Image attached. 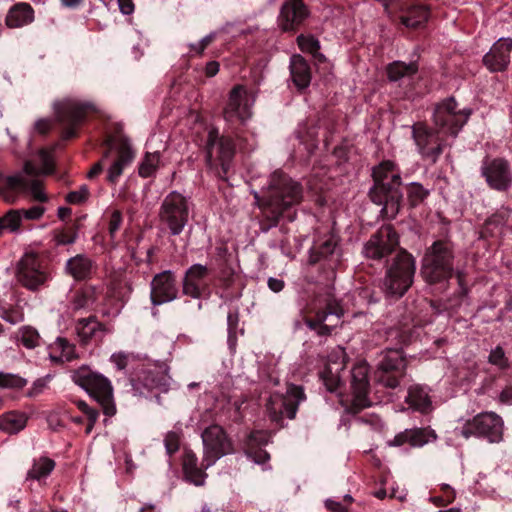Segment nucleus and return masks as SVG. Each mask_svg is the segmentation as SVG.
<instances>
[{
	"instance_id": "aec40b11",
	"label": "nucleus",
	"mask_w": 512,
	"mask_h": 512,
	"mask_svg": "<svg viewBox=\"0 0 512 512\" xmlns=\"http://www.w3.org/2000/svg\"><path fill=\"white\" fill-rule=\"evenodd\" d=\"M309 15L310 11L302 0H285L280 8L279 27L284 32H296Z\"/></svg>"
},
{
	"instance_id": "cd10ccee",
	"label": "nucleus",
	"mask_w": 512,
	"mask_h": 512,
	"mask_svg": "<svg viewBox=\"0 0 512 512\" xmlns=\"http://www.w3.org/2000/svg\"><path fill=\"white\" fill-rule=\"evenodd\" d=\"M133 158V150L128 145H120L117 149L116 159L108 169L107 180L115 184L123 173L124 168L132 162Z\"/></svg>"
},
{
	"instance_id": "5701e85b",
	"label": "nucleus",
	"mask_w": 512,
	"mask_h": 512,
	"mask_svg": "<svg viewBox=\"0 0 512 512\" xmlns=\"http://www.w3.org/2000/svg\"><path fill=\"white\" fill-rule=\"evenodd\" d=\"M512 38H500L483 56V64L490 72L505 71L511 60Z\"/></svg>"
},
{
	"instance_id": "6e6d98bb",
	"label": "nucleus",
	"mask_w": 512,
	"mask_h": 512,
	"mask_svg": "<svg viewBox=\"0 0 512 512\" xmlns=\"http://www.w3.org/2000/svg\"><path fill=\"white\" fill-rule=\"evenodd\" d=\"M90 196V190L87 185H82L78 190L71 191L66 195V201L69 204L79 205L85 203Z\"/></svg>"
},
{
	"instance_id": "0eeeda50",
	"label": "nucleus",
	"mask_w": 512,
	"mask_h": 512,
	"mask_svg": "<svg viewBox=\"0 0 512 512\" xmlns=\"http://www.w3.org/2000/svg\"><path fill=\"white\" fill-rule=\"evenodd\" d=\"M206 163L221 180H227L235 155V144L231 137L219 135L218 129L208 131L205 144Z\"/></svg>"
},
{
	"instance_id": "37998d69",
	"label": "nucleus",
	"mask_w": 512,
	"mask_h": 512,
	"mask_svg": "<svg viewBox=\"0 0 512 512\" xmlns=\"http://www.w3.org/2000/svg\"><path fill=\"white\" fill-rule=\"evenodd\" d=\"M22 222L21 210L11 209L5 215L0 217V235L4 231L16 232L18 231Z\"/></svg>"
},
{
	"instance_id": "2f4dec72",
	"label": "nucleus",
	"mask_w": 512,
	"mask_h": 512,
	"mask_svg": "<svg viewBox=\"0 0 512 512\" xmlns=\"http://www.w3.org/2000/svg\"><path fill=\"white\" fill-rule=\"evenodd\" d=\"M92 269V260L86 255L79 254L70 258L66 263L67 272L75 280H84L89 277Z\"/></svg>"
},
{
	"instance_id": "7ed1b4c3",
	"label": "nucleus",
	"mask_w": 512,
	"mask_h": 512,
	"mask_svg": "<svg viewBox=\"0 0 512 512\" xmlns=\"http://www.w3.org/2000/svg\"><path fill=\"white\" fill-rule=\"evenodd\" d=\"M415 272V258L408 251L400 249L386 264L381 282L384 295L394 299L403 297L414 282Z\"/></svg>"
},
{
	"instance_id": "f8f14e48",
	"label": "nucleus",
	"mask_w": 512,
	"mask_h": 512,
	"mask_svg": "<svg viewBox=\"0 0 512 512\" xmlns=\"http://www.w3.org/2000/svg\"><path fill=\"white\" fill-rule=\"evenodd\" d=\"M16 279L25 289L38 292L48 287L51 273L36 253L28 252L23 255L17 265Z\"/></svg>"
},
{
	"instance_id": "393cba45",
	"label": "nucleus",
	"mask_w": 512,
	"mask_h": 512,
	"mask_svg": "<svg viewBox=\"0 0 512 512\" xmlns=\"http://www.w3.org/2000/svg\"><path fill=\"white\" fill-rule=\"evenodd\" d=\"M76 333L81 342L86 344L92 339H101L105 332V326L95 316L79 319L75 326Z\"/></svg>"
},
{
	"instance_id": "423d86ee",
	"label": "nucleus",
	"mask_w": 512,
	"mask_h": 512,
	"mask_svg": "<svg viewBox=\"0 0 512 512\" xmlns=\"http://www.w3.org/2000/svg\"><path fill=\"white\" fill-rule=\"evenodd\" d=\"M71 379L99 403L106 416L116 414L113 387L107 377L83 366L72 371Z\"/></svg>"
},
{
	"instance_id": "6ab92c4d",
	"label": "nucleus",
	"mask_w": 512,
	"mask_h": 512,
	"mask_svg": "<svg viewBox=\"0 0 512 512\" xmlns=\"http://www.w3.org/2000/svg\"><path fill=\"white\" fill-rule=\"evenodd\" d=\"M399 244L398 235L391 225H383L378 229L363 248L367 258L380 260L391 254Z\"/></svg>"
},
{
	"instance_id": "680f3d73",
	"label": "nucleus",
	"mask_w": 512,
	"mask_h": 512,
	"mask_svg": "<svg viewBox=\"0 0 512 512\" xmlns=\"http://www.w3.org/2000/svg\"><path fill=\"white\" fill-rule=\"evenodd\" d=\"M164 444L169 455L179 449V436L176 432L170 431L166 434Z\"/></svg>"
},
{
	"instance_id": "a19ab883",
	"label": "nucleus",
	"mask_w": 512,
	"mask_h": 512,
	"mask_svg": "<svg viewBox=\"0 0 512 512\" xmlns=\"http://www.w3.org/2000/svg\"><path fill=\"white\" fill-rule=\"evenodd\" d=\"M406 194L410 207L415 208L427 199L430 190L418 182H411L407 185Z\"/></svg>"
},
{
	"instance_id": "2eb2a0df",
	"label": "nucleus",
	"mask_w": 512,
	"mask_h": 512,
	"mask_svg": "<svg viewBox=\"0 0 512 512\" xmlns=\"http://www.w3.org/2000/svg\"><path fill=\"white\" fill-rule=\"evenodd\" d=\"M480 174L487 186L498 192H506L512 186V170L509 161L503 157L486 156L481 163Z\"/></svg>"
},
{
	"instance_id": "052dcab7",
	"label": "nucleus",
	"mask_w": 512,
	"mask_h": 512,
	"mask_svg": "<svg viewBox=\"0 0 512 512\" xmlns=\"http://www.w3.org/2000/svg\"><path fill=\"white\" fill-rule=\"evenodd\" d=\"M49 379H50V376L47 375L45 377L38 378L37 380H35L33 382L32 386L30 387V389L27 391V396L30 398H34V397L38 396L39 394H41L47 387V383H48Z\"/></svg>"
},
{
	"instance_id": "3c124183",
	"label": "nucleus",
	"mask_w": 512,
	"mask_h": 512,
	"mask_svg": "<svg viewBox=\"0 0 512 512\" xmlns=\"http://www.w3.org/2000/svg\"><path fill=\"white\" fill-rule=\"evenodd\" d=\"M123 215L120 210H113L108 221V234L113 247H116V235L121 228Z\"/></svg>"
},
{
	"instance_id": "4c0bfd02",
	"label": "nucleus",
	"mask_w": 512,
	"mask_h": 512,
	"mask_svg": "<svg viewBox=\"0 0 512 512\" xmlns=\"http://www.w3.org/2000/svg\"><path fill=\"white\" fill-rule=\"evenodd\" d=\"M50 359L54 362H62L63 359L70 360L74 351L67 339L58 337L49 347Z\"/></svg>"
},
{
	"instance_id": "a18cd8bd",
	"label": "nucleus",
	"mask_w": 512,
	"mask_h": 512,
	"mask_svg": "<svg viewBox=\"0 0 512 512\" xmlns=\"http://www.w3.org/2000/svg\"><path fill=\"white\" fill-rule=\"evenodd\" d=\"M337 245L338 243L336 238L333 235H330L316 248L315 257L313 255L311 256V262L316 263L322 259L334 257Z\"/></svg>"
},
{
	"instance_id": "4468645a",
	"label": "nucleus",
	"mask_w": 512,
	"mask_h": 512,
	"mask_svg": "<svg viewBox=\"0 0 512 512\" xmlns=\"http://www.w3.org/2000/svg\"><path fill=\"white\" fill-rule=\"evenodd\" d=\"M204 454L202 466L208 469L223 456L233 452V444L225 430L217 424L210 425L201 434Z\"/></svg>"
},
{
	"instance_id": "c03bdc74",
	"label": "nucleus",
	"mask_w": 512,
	"mask_h": 512,
	"mask_svg": "<svg viewBox=\"0 0 512 512\" xmlns=\"http://www.w3.org/2000/svg\"><path fill=\"white\" fill-rule=\"evenodd\" d=\"M0 318L15 325L24 320V312L21 307L8 305L4 300L0 299Z\"/></svg>"
},
{
	"instance_id": "e2e57ef3",
	"label": "nucleus",
	"mask_w": 512,
	"mask_h": 512,
	"mask_svg": "<svg viewBox=\"0 0 512 512\" xmlns=\"http://www.w3.org/2000/svg\"><path fill=\"white\" fill-rule=\"evenodd\" d=\"M20 210H21L22 219L25 218L27 220H39L45 213V208L41 205H35L29 209H20Z\"/></svg>"
},
{
	"instance_id": "c756f323",
	"label": "nucleus",
	"mask_w": 512,
	"mask_h": 512,
	"mask_svg": "<svg viewBox=\"0 0 512 512\" xmlns=\"http://www.w3.org/2000/svg\"><path fill=\"white\" fill-rule=\"evenodd\" d=\"M343 314L344 311L340 304L336 300L330 299L327 301L324 309L316 312L314 319H305V324L310 330L316 332L320 322H326L329 317H335L337 321H340Z\"/></svg>"
},
{
	"instance_id": "a211bd4d",
	"label": "nucleus",
	"mask_w": 512,
	"mask_h": 512,
	"mask_svg": "<svg viewBox=\"0 0 512 512\" xmlns=\"http://www.w3.org/2000/svg\"><path fill=\"white\" fill-rule=\"evenodd\" d=\"M437 132L433 131L425 123L417 122L412 126V136L418 147L419 153L426 160L436 163L443 153V142Z\"/></svg>"
},
{
	"instance_id": "a878e982",
	"label": "nucleus",
	"mask_w": 512,
	"mask_h": 512,
	"mask_svg": "<svg viewBox=\"0 0 512 512\" xmlns=\"http://www.w3.org/2000/svg\"><path fill=\"white\" fill-rule=\"evenodd\" d=\"M182 467L184 477L187 481L196 486L204 484L207 474L204 472L205 468L203 466H198V458L193 451H185L182 460Z\"/></svg>"
},
{
	"instance_id": "49530a36",
	"label": "nucleus",
	"mask_w": 512,
	"mask_h": 512,
	"mask_svg": "<svg viewBox=\"0 0 512 512\" xmlns=\"http://www.w3.org/2000/svg\"><path fill=\"white\" fill-rule=\"evenodd\" d=\"M160 162V153L154 152V153H146L143 161L141 162L139 166V175L143 178L151 177Z\"/></svg>"
},
{
	"instance_id": "4d7b16f0",
	"label": "nucleus",
	"mask_w": 512,
	"mask_h": 512,
	"mask_svg": "<svg viewBox=\"0 0 512 512\" xmlns=\"http://www.w3.org/2000/svg\"><path fill=\"white\" fill-rule=\"evenodd\" d=\"M77 239L76 231L54 230L53 241L56 246L73 244Z\"/></svg>"
},
{
	"instance_id": "bf43d9fd",
	"label": "nucleus",
	"mask_w": 512,
	"mask_h": 512,
	"mask_svg": "<svg viewBox=\"0 0 512 512\" xmlns=\"http://www.w3.org/2000/svg\"><path fill=\"white\" fill-rule=\"evenodd\" d=\"M270 436L265 431H253L248 437L246 446L261 447L269 442Z\"/></svg>"
},
{
	"instance_id": "c9c22d12",
	"label": "nucleus",
	"mask_w": 512,
	"mask_h": 512,
	"mask_svg": "<svg viewBox=\"0 0 512 512\" xmlns=\"http://www.w3.org/2000/svg\"><path fill=\"white\" fill-rule=\"evenodd\" d=\"M27 416L24 413L10 411L0 416V429L9 434H15L24 429Z\"/></svg>"
},
{
	"instance_id": "8fccbe9b",
	"label": "nucleus",
	"mask_w": 512,
	"mask_h": 512,
	"mask_svg": "<svg viewBox=\"0 0 512 512\" xmlns=\"http://www.w3.org/2000/svg\"><path fill=\"white\" fill-rule=\"evenodd\" d=\"M488 363L497 367L499 370H507L510 367L509 359L501 346H496L488 355Z\"/></svg>"
},
{
	"instance_id": "09e8293b",
	"label": "nucleus",
	"mask_w": 512,
	"mask_h": 512,
	"mask_svg": "<svg viewBox=\"0 0 512 512\" xmlns=\"http://www.w3.org/2000/svg\"><path fill=\"white\" fill-rule=\"evenodd\" d=\"M27 383V379L18 374L0 372V388L22 389Z\"/></svg>"
},
{
	"instance_id": "7c9ffc66",
	"label": "nucleus",
	"mask_w": 512,
	"mask_h": 512,
	"mask_svg": "<svg viewBox=\"0 0 512 512\" xmlns=\"http://www.w3.org/2000/svg\"><path fill=\"white\" fill-rule=\"evenodd\" d=\"M27 182L25 180V176L21 173L16 175L4 177L0 173V196L7 203H14L16 200V196L14 192L16 188H26Z\"/></svg>"
},
{
	"instance_id": "9b49d317",
	"label": "nucleus",
	"mask_w": 512,
	"mask_h": 512,
	"mask_svg": "<svg viewBox=\"0 0 512 512\" xmlns=\"http://www.w3.org/2000/svg\"><path fill=\"white\" fill-rule=\"evenodd\" d=\"M303 400H305L303 388L290 384L285 394L274 393L268 398L265 404L266 413L272 422L283 426L284 416L294 419L298 406Z\"/></svg>"
},
{
	"instance_id": "864d4df0",
	"label": "nucleus",
	"mask_w": 512,
	"mask_h": 512,
	"mask_svg": "<svg viewBox=\"0 0 512 512\" xmlns=\"http://www.w3.org/2000/svg\"><path fill=\"white\" fill-rule=\"evenodd\" d=\"M39 341L40 336L34 328L24 327L21 330L20 342L24 347L33 349L39 345Z\"/></svg>"
},
{
	"instance_id": "4be33fe9",
	"label": "nucleus",
	"mask_w": 512,
	"mask_h": 512,
	"mask_svg": "<svg viewBox=\"0 0 512 512\" xmlns=\"http://www.w3.org/2000/svg\"><path fill=\"white\" fill-rule=\"evenodd\" d=\"M169 366L166 363H162L157 366V370H147L142 373L138 379L133 377L130 378V383L133 391L136 394L142 395L144 393L141 385L144 389L152 391L158 389L160 391H167L169 386Z\"/></svg>"
},
{
	"instance_id": "bb28decb",
	"label": "nucleus",
	"mask_w": 512,
	"mask_h": 512,
	"mask_svg": "<svg viewBox=\"0 0 512 512\" xmlns=\"http://www.w3.org/2000/svg\"><path fill=\"white\" fill-rule=\"evenodd\" d=\"M290 74L295 86L302 90L311 82V71L308 62L301 55H293L290 61Z\"/></svg>"
},
{
	"instance_id": "58836bf2",
	"label": "nucleus",
	"mask_w": 512,
	"mask_h": 512,
	"mask_svg": "<svg viewBox=\"0 0 512 512\" xmlns=\"http://www.w3.org/2000/svg\"><path fill=\"white\" fill-rule=\"evenodd\" d=\"M409 445L417 448L437 439L436 433L429 428L408 429Z\"/></svg>"
},
{
	"instance_id": "72a5a7b5",
	"label": "nucleus",
	"mask_w": 512,
	"mask_h": 512,
	"mask_svg": "<svg viewBox=\"0 0 512 512\" xmlns=\"http://www.w3.org/2000/svg\"><path fill=\"white\" fill-rule=\"evenodd\" d=\"M429 14V8L426 5L417 4L409 7L400 17V21L408 28H418L427 22Z\"/></svg>"
},
{
	"instance_id": "b1692460",
	"label": "nucleus",
	"mask_w": 512,
	"mask_h": 512,
	"mask_svg": "<svg viewBox=\"0 0 512 512\" xmlns=\"http://www.w3.org/2000/svg\"><path fill=\"white\" fill-rule=\"evenodd\" d=\"M209 274L207 266L202 264H193L186 272L183 279V293L191 298H200L205 287L206 278Z\"/></svg>"
},
{
	"instance_id": "6e6552de",
	"label": "nucleus",
	"mask_w": 512,
	"mask_h": 512,
	"mask_svg": "<svg viewBox=\"0 0 512 512\" xmlns=\"http://www.w3.org/2000/svg\"><path fill=\"white\" fill-rule=\"evenodd\" d=\"M407 359L402 348H387L381 352L373 373L374 382L395 389L406 375Z\"/></svg>"
},
{
	"instance_id": "603ef678",
	"label": "nucleus",
	"mask_w": 512,
	"mask_h": 512,
	"mask_svg": "<svg viewBox=\"0 0 512 512\" xmlns=\"http://www.w3.org/2000/svg\"><path fill=\"white\" fill-rule=\"evenodd\" d=\"M297 44L302 52L316 55L320 49V42L312 35L300 34L297 37Z\"/></svg>"
},
{
	"instance_id": "1a4fd4ad",
	"label": "nucleus",
	"mask_w": 512,
	"mask_h": 512,
	"mask_svg": "<svg viewBox=\"0 0 512 512\" xmlns=\"http://www.w3.org/2000/svg\"><path fill=\"white\" fill-rule=\"evenodd\" d=\"M472 114L470 108H459L454 97H448L435 106L433 123L438 133L457 137Z\"/></svg>"
},
{
	"instance_id": "412c9836",
	"label": "nucleus",
	"mask_w": 512,
	"mask_h": 512,
	"mask_svg": "<svg viewBox=\"0 0 512 512\" xmlns=\"http://www.w3.org/2000/svg\"><path fill=\"white\" fill-rule=\"evenodd\" d=\"M176 278L171 270L156 274L151 281L150 299L154 306L171 302L177 298Z\"/></svg>"
},
{
	"instance_id": "69168bd1",
	"label": "nucleus",
	"mask_w": 512,
	"mask_h": 512,
	"mask_svg": "<svg viewBox=\"0 0 512 512\" xmlns=\"http://www.w3.org/2000/svg\"><path fill=\"white\" fill-rule=\"evenodd\" d=\"M406 443L409 444L408 429L398 433L392 440L388 441V445L392 447H400Z\"/></svg>"
},
{
	"instance_id": "774afa93",
	"label": "nucleus",
	"mask_w": 512,
	"mask_h": 512,
	"mask_svg": "<svg viewBox=\"0 0 512 512\" xmlns=\"http://www.w3.org/2000/svg\"><path fill=\"white\" fill-rule=\"evenodd\" d=\"M325 506L331 512H348L347 508H345L340 502L332 499H327L325 501Z\"/></svg>"
},
{
	"instance_id": "5fc2aeb1",
	"label": "nucleus",
	"mask_w": 512,
	"mask_h": 512,
	"mask_svg": "<svg viewBox=\"0 0 512 512\" xmlns=\"http://www.w3.org/2000/svg\"><path fill=\"white\" fill-rule=\"evenodd\" d=\"M25 180L27 182V187L26 188H16V191H28L29 190L35 200H37L39 202H46L48 198L41 188V182L38 179L28 180L26 177H25Z\"/></svg>"
},
{
	"instance_id": "13d9d810",
	"label": "nucleus",
	"mask_w": 512,
	"mask_h": 512,
	"mask_svg": "<svg viewBox=\"0 0 512 512\" xmlns=\"http://www.w3.org/2000/svg\"><path fill=\"white\" fill-rule=\"evenodd\" d=\"M245 453L248 458L252 459L256 464H265L270 460L269 453L261 447L246 446Z\"/></svg>"
},
{
	"instance_id": "dca6fc26",
	"label": "nucleus",
	"mask_w": 512,
	"mask_h": 512,
	"mask_svg": "<svg viewBox=\"0 0 512 512\" xmlns=\"http://www.w3.org/2000/svg\"><path fill=\"white\" fill-rule=\"evenodd\" d=\"M254 102V96L245 86H234L229 92L228 101L223 111L224 119L230 123L235 121L245 123L252 116Z\"/></svg>"
},
{
	"instance_id": "f257e3e1",
	"label": "nucleus",
	"mask_w": 512,
	"mask_h": 512,
	"mask_svg": "<svg viewBox=\"0 0 512 512\" xmlns=\"http://www.w3.org/2000/svg\"><path fill=\"white\" fill-rule=\"evenodd\" d=\"M253 196L260 209V230L267 233L277 227L281 219L288 222L296 219L295 207L302 201L303 188L284 172L275 171L263 187L262 196L258 192H254Z\"/></svg>"
},
{
	"instance_id": "f704fd0d",
	"label": "nucleus",
	"mask_w": 512,
	"mask_h": 512,
	"mask_svg": "<svg viewBox=\"0 0 512 512\" xmlns=\"http://www.w3.org/2000/svg\"><path fill=\"white\" fill-rule=\"evenodd\" d=\"M406 402L413 409L425 413L431 407V400L426 389L420 385H413L408 390Z\"/></svg>"
},
{
	"instance_id": "9d476101",
	"label": "nucleus",
	"mask_w": 512,
	"mask_h": 512,
	"mask_svg": "<svg viewBox=\"0 0 512 512\" xmlns=\"http://www.w3.org/2000/svg\"><path fill=\"white\" fill-rule=\"evenodd\" d=\"M454 432L465 439L479 437L497 443L503 437V421L494 412H483L467 420L461 428H455Z\"/></svg>"
},
{
	"instance_id": "f03ea898",
	"label": "nucleus",
	"mask_w": 512,
	"mask_h": 512,
	"mask_svg": "<svg viewBox=\"0 0 512 512\" xmlns=\"http://www.w3.org/2000/svg\"><path fill=\"white\" fill-rule=\"evenodd\" d=\"M373 186L369 189L371 201L381 206L384 217L394 219L403 200L402 178L397 165L385 160L372 169Z\"/></svg>"
},
{
	"instance_id": "f3484780",
	"label": "nucleus",
	"mask_w": 512,
	"mask_h": 512,
	"mask_svg": "<svg viewBox=\"0 0 512 512\" xmlns=\"http://www.w3.org/2000/svg\"><path fill=\"white\" fill-rule=\"evenodd\" d=\"M369 365L366 362L355 364L351 370V403L346 406L349 413L356 414L371 405L369 393Z\"/></svg>"
},
{
	"instance_id": "ea45409f",
	"label": "nucleus",
	"mask_w": 512,
	"mask_h": 512,
	"mask_svg": "<svg viewBox=\"0 0 512 512\" xmlns=\"http://www.w3.org/2000/svg\"><path fill=\"white\" fill-rule=\"evenodd\" d=\"M141 361V356L133 352L118 351L110 356V362L114 367L123 371Z\"/></svg>"
},
{
	"instance_id": "338daca9",
	"label": "nucleus",
	"mask_w": 512,
	"mask_h": 512,
	"mask_svg": "<svg viewBox=\"0 0 512 512\" xmlns=\"http://www.w3.org/2000/svg\"><path fill=\"white\" fill-rule=\"evenodd\" d=\"M40 156H41V160H42V168L40 169L41 170V173L42 174H50L53 172V163H52V160L50 158V156L48 155V153L44 150H41L40 151Z\"/></svg>"
},
{
	"instance_id": "0e129e2a",
	"label": "nucleus",
	"mask_w": 512,
	"mask_h": 512,
	"mask_svg": "<svg viewBox=\"0 0 512 512\" xmlns=\"http://www.w3.org/2000/svg\"><path fill=\"white\" fill-rule=\"evenodd\" d=\"M74 403L77 408L87 416L88 420L97 421L99 413L96 409L90 407L83 400H76Z\"/></svg>"
},
{
	"instance_id": "c85d7f7f",
	"label": "nucleus",
	"mask_w": 512,
	"mask_h": 512,
	"mask_svg": "<svg viewBox=\"0 0 512 512\" xmlns=\"http://www.w3.org/2000/svg\"><path fill=\"white\" fill-rule=\"evenodd\" d=\"M34 20V10L27 3L14 5L6 16V25L9 28H19L30 24Z\"/></svg>"
},
{
	"instance_id": "39448f33",
	"label": "nucleus",
	"mask_w": 512,
	"mask_h": 512,
	"mask_svg": "<svg viewBox=\"0 0 512 512\" xmlns=\"http://www.w3.org/2000/svg\"><path fill=\"white\" fill-rule=\"evenodd\" d=\"M191 214L190 199L174 190L161 201L157 220L160 231L169 237L179 236L189 224Z\"/></svg>"
},
{
	"instance_id": "79ce46f5",
	"label": "nucleus",
	"mask_w": 512,
	"mask_h": 512,
	"mask_svg": "<svg viewBox=\"0 0 512 512\" xmlns=\"http://www.w3.org/2000/svg\"><path fill=\"white\" fill-rule=\"evenodd\" d=\"M95 290L92 287H87L77 291L72 299V308L80 310L91 307L96 302Z\"/></svg>"
},
{
	"instance_id": "473e14b6",
	"label": "nucleus",
	"mask_w": 512,
	"mask_h": 512,
	"mask_svg": "<svg viewBox=\"0 0 512 512\" xmlns=\"http://www.w3.org/2000/svg\"><path fill=\"white\" fill-rule=\"evenodd\" d=\"M419 66L416 61L405 63L403 61H394L388 64L386 71L387 77L392 82H397L403 78H411L418 72Z\"/></svg>"
},
{
	"instance_id": "ddd939ff",
	"label": "nucleus",
	"mask_w": 512,
	"mask_h": 512,
	"mask_svg": "<svg viewBox=\"0 0 512 512\" xmlns=\"http://www.w3.org/2000/svg\"><path fill=\"white\" fill-rule=\"evenodd\" d=\"M93 105L74 98H65L54 103L57 121L63 126L62 138L69 140L76 136L77 128L84 122Z\"/></svg>"
},
{
	"instance_id": "de8ad7c7",
	"label": "nucleus",
	"mask_w": 512,
	"mask_h": 512,
	"mask_svg": "<svg viewBox=\"0 0 512 512\" xmlns=\"http://www.w3.org/2000/svg\"><path fill=\"white\" fill-rule=\"evenodd\" d=\"M320 377L329 392H336L341 385V378L338 374V370H332L331 366H326L320 373Z\"/></svg>"
},
{
	"instance_id": "e433bc0d",
	"label": "nucleus",
	"mask_w": 512,
	"mask_h": 512,
	"mask_svg": "<svg viewBox=\"0 0 512 512\" xmlns=\"http://www.w3.org/2000/svg\"><path fill=\"white\" fill-rule=\"evenodd\" d=\"M56 463L48 457H40L35 460L31 469L27 473V479L41 480L48 477L54 470Z\"/></svg>"
},
{
	"instance_id": "20e7f679",
	"label": "nucleus",
	"mask_w": 512,
	"mask_h": 512,
	"mask_svg": "<svg viewBox=\"0 0 512 512\" xmlns=\"http://www.w3.org/2000/svg\"><path fill=\"white\" fill-rule=\"evenodd\" d=\"M454 272L453 244L448 240H437L428 247L421 261L420 274L430 284L447 282Z\"/></svg>"
}]
</instances>
